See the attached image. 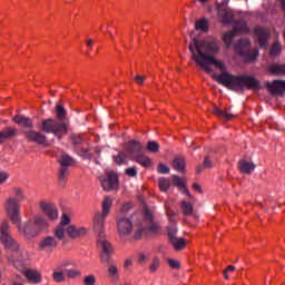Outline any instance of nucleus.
Listing matches in <instances>:
<instances>
[{"instance_id":"f257e3e1","label":"nucleus","mask_w":285,"mask_h":285,"mask_svg":"<svg viewBox=\"0 0 285 285\" xmlns=\"http://www.w3.org/2000/svg\"><path fill=\"white\" fill-rule=\"evenodd\" d=\"M219 41L215 38H208L206 40H199L197 38L193 39L189 43V52H191V59L195 61L198 68L205 70L207 75H213V80L217 83H222L228 90H234L235 92H244V90H259L262 83L258 79L248 75L233 76L226 72V65L222 60L215 59V56L219 55ZM215 66L220 70V75L213 73V68Z\"/></svg>"},{"instance_id":"f03ea898","label":"nucleus","mask_w":285,"mask_h":285,"mask_svg":"<svg viewBox=\"0 0 285 285\" xmlns=\"http://www.w3.org/2000/svg\"><path fill=\"white\" fill-rule=\"evenodd\" d=\"M42 132L52 134L59 139L68 135V122L66 121V109L61 105L56 106V119L41 120Z\"/></svg>"},{"instance_id":"7ed1b4c3","label":"nucleus","mask_w":285,"mask_h":285,"mask_svg":"<svg viewBox=\"0 0 285 285\" xmlns=\"http://www.w3.org/2000/svg\"><path fill=\"white\" fill-rule=\"evenodd\" d=\"M14 226H17L18 232L24 239H35V237H38V235L42 233V230H46L50 225L48 224V219L41 216H35L23 225H21L20 222L19 224H14Z\"/></svg>"},{"instance_id":"20e7f679","label":"nucleus","mask_w":285,"mask_h":285,"mask_svg":"<svg viewBox=\"0 0 285 285\" xmlns=\"http://www.w3.org/2000/svg\"><path fill=\"white\" fill-rule=\"evenodd\" d=\"M12 121H14V124H18V126L27 129L23 131L27 141H33L35 144H39L40 146L48 145V138L46 137V135L32 130V128H35V122H32V119L21 115H17L12 118Z\"/></svg>"},{"instance_id":"39448f33","label":"nucleus","mask_w":285,"mask_h":285,"mask_svg":"<svg viewBox=\"0 0 285 285\" xmlns=\"http://www.w3.org/2000/svg\"><path fill=\"white\" fill-rule=\"evenodd\" d=\"M95 232L98 233L97 246L101 250L100 259L102 264H110L115 248L112 247V244L106 239V233H104V228Z\"/></svg>"},{"instance_id":"423d86ee","label":"nucleus","mask_w":285,"mask_h":285,"mask_svg":"<svg viewBox=\"0 0 285 285\" xmlns=\"http://www.w3.org/2000/svg\"><path fill=\"white\" fill-rule=\"evenodd\" d=\"M235 50L240 55V57H244L245 61L248 63L255 61L259 56V50H257V48L250 51V40L248 39H240L235 46Z\"/></svg>"},{"instance_id":"0eeeda50","label":"nucleus","mask_w":285,"mask_h":285,"mask_svg":"<svg viewBox=\"0 0 285 285\" xmlns=\"http://www.w3.org/2000/svg\"><path fill=\"white\" fill-rule=\"evenodd\" d=\"M4 210L7 213V217H9L12 224H19L21 222V209L17 197H9L6 199Z\"/></svg>"},{"instance_id":"6e6552de","label":"nucleus","mask_w":285,"mask_h":285,"mask_svg":"<svg viewBox=\"0 0 285 285\" xmlns=\"http://www.w3.org/2000/svg\"><path fill=\"white\" fill-rule=\"evenodd\" d=\"M111 206L112 198L110 196L105 197L102 200V212H98L94 217V230H104V219L108 217Z\"/></svg>"},{"instance_id":"1a4fd4ad","label":"nucleus","mask_w":285,"mask_h":285,"mask_svg":"<svg viewBox=\"0 0 285 285\" xmlns=\"http://www.w3.org/2000/svg\"><path fill=\"white\" fill-rule=\"evenodd\" d=\"M116 224L120 239L128 237L132 233V220H130V218L126 216H117Z\"/></svg>"},{"instance_id":"9d476101","label":"nucleus","mask_w":285,"mask_h":285,"mask_svg":"<svg viewBox=\"0 0 285 285\" xmlns=\"http://www.w3.org/2000/svg\"><path fill=\"white\" fill-rule=\"evenodd\" d=\"M104 190L110 193V190L119 189V176L115 171H108L107 178L101 180Z\"/></svg>"},{"instance_id":"9b49d317","label":"nucleus","mask_w":285,"mask_h":285,"mask_svg":"<svg viewBox=\"0 0 285 285\" xmlns=\"http://www.w3.org/2000/svg\"><path fill=\"white\" fill-rule=\"evenodd\" d=\"M39 206L40 210L46 215V217H48V219H50V222L59 219V209H57L55 204L41 200Z\"/></svg>"},{"instance_id":"f8f14e48","label":"nucleus","mask_w":285,"mask_h":285,"mask_svg":"<svg viewBox=\"0 0 285 285\" xmlns=\"http://www.w3.org/2000/svg\"><path fill=\"white\" fill-rule=\"evenodd\" d=\"M145 222H148L147 235L151 233V235H159L161 233V226L159 223L155 222V215L150 212V209H145Z\"/></svg>"},{"instance_id":"ddd939ff","label":"nucleus","mask_w":285,"mask_h":285,"mask_svg":"<svg viewBox=\"0 0 285 285\" xmlns=\"http://www.w3.org/2000/svg\"><path fill=\"white\" fill-rule=\"evenodd\" d=\"M59 242H61V239L57 238L55 234L53 236H46L39 242L38 248L40 250H46L47 253H52V250L59 246Z\"/></svg>"},{"instance_id":"4468645a","label":"nucleus","mask_w":285,"mask_h":285,"mask_svg":"<svg viewBox=\"0 0 285 285\" xmlns=\"http://www.w3.org/2000/svg\"><path fill=\"white\" fill-rule=\"evenodd\" d=\"M68 224H70V216L63 214L60 224L53 229V235L57 239L66 238V226H68Z\"/></svg>"},{"instance_id":"2eb2a0df","label":"nucleus","mask_w":285,"mask_h":285,"mask_svg":"<svg viewBox=\"0 0 285 285\" xmlns=\"http://www.w3.org/2000/svg\"><path fill=\"white\" fill-rule=\"evenodd\" d=\"M7 259L17 268H23V266H26V256H23V253L19 252V249L8 254Z\"/></svg>"},{"instance_id":"dca6fc26","label":"nucleus","mask_w":285,"mask_h":285,"mask_svg":"<svg viewBox=\"0 0 285 285\" xmlns=\"http://www.w3.org/2000/svg\"><path fill=\"white\" fill-rule=\"evenodd\" d=\"M19 129L17 127H6L3 130L0 131V145L6 144V141H11L14 137H18Z\"/></svg>"},{"instance_id":"f3484780","label":"nucleus","mask_w":285,"mask_h":285,"mask_svg":"<svg viewBox=\"0 0 285 285\" xmlns=\"http://www.w3.org/2000/svg\"><path fill=\"white\" fill-rule=\"evenodd\" d=\"M267 90L271 95H281L285 92V80H274L273 82H267Z\"/></svg>"},{"instance_id":"a211bd4d","label":"nucleus","mask_w":285,"mask_h":285,"mask_svg":"<svg viewBox=\"0 0 285 285\" xmlns=\"http://www.w3.org/2000/svg\"><path fill=\"white\" fill-rule=\"evenodd\" d=\"M124 148H125V153H127V155H137L141 150H144V146L141 145V142H139L137 140H129V141L125 142Z\"/></svg>"},{"instance_id":"6ab92c4d","label":"nucleus","mask_w":285,"mask_h":285,"mask_svg":"<svg viewBox=\"0 0 285 285\" xmlns=\"http://www.w3.org/2000/svg\"><path fill=\"white\" fill-rule=\"evenodd\" d=\"M218 17L224 26H230L235 19V13L230 9H219Z\"/></svg>"},{"instance_id":"aec40b11","label":"nucleus","mask_w":285,"mask_h":285,"mask_svg":"<svg viewBox=\"0 0 285 285\" xmlns=\"http://www.w3.org/2000/svg\"><path fill=\"white\" fill-rule=\"evenodd\" d=\"M0 242L6 248H8V255H11V253H17L19 250V243H17V240H14L12 236H6L4 238L0 239Z\"/></svg>"},{"instance_id":"412c9836","label":"nucleus","mask_w":285,"mask_h":285,"mask_svg":"<svg viewBox=\"0 0 285 285\" xmlns=\"http://www.w3.org/2000/svg\"><path fill=\"white\" fill-rule=\"evenodd\" d=\"M88 233V230L83 227L76 228L75 225H70L67 228V235L71 239H81V237H85V235Z\"/></svg>"},{"instance_id":"4be33fe9","label":"nucleus","mask_w":285,"mask_h":285,"mask_svg":"<svg viewBox=\"0 0 285 285\" xmlns=\"http://www.w3.org/2000/svg\"><path fill=\"white\" fill-rule=\"evenodd\" d=\"M255 35L258 39V46L261 48H266V43H268V37H269L268 31L264 28H256Z\"/></svg>"},{"instance_id":"5701e85b","label":"nucleus","mask_w":285,"mask_h":285,"mask_svg":"<svg viewBox=\"0 0 285 285\" xmlns=\"http://www.w3.org/2000/svg\"><path fill=\"white\" fill-rule=\"evenodd\" d=\"M173 184H174V186H177L178 188H183V193L185 195H187V197L189 199H193V202H195V197H193V195H190V191L188 190V187L186 186V181H184V178H181L177 175H174L173 176Z\"/></svg>"},{"instance_id":"b1692460","label":"nucleus","mask_w":285,"mask_h":285,"mask_svg":"<svg viewBox=\"0 0 285 285\" xmlns=\"http://www.w3.org/2000/svg\"><path fill=\"white\" fill-rule=\"evenodd\" d=\"M234 32L236 35H249L250 29L248 28V24L244 20H239L234 24Z\"/></svg>"},{"instance_id":"393cba45","label":"nucleus","mask_w":285,"mask_h":285,"mask_svg":"<svg viewBox=\"0 0 285 285\" xmlns=\"http://www.w3.org/2000/svg\"><path fill=\"white\" fill-rule=\"evenodd\" d=\"M23 274L28 282H31L32 284H39V282H41V274L35 269H27L23 272Z\"/></svg>"},{"instance_id":"a878e982","label":"nucleus","mask_w":285,"mask_h":285,"mask_svg":"<svg viewBox=\"0 0 285 285\" xmlns=\"http://www.w3.org/2000/svg\"><path fill=\"white\" fill-rule=\"evenodd\" d=\"M212 115L219 117V119H225V121H230L235 117V115L228 114V112L219 109V107H217V106H215L214 109L212 110Z\"/></svg>"},{"instance_id":"bb28decb","label":"nucleus","mask_w":285,"mask_h":285,"mask_svg":"<svg viewBox=\"0 0 285 285\" xmlns=\"http://www.w3.org/2000/svg\"><path fill=\"white\" fill-rule=\"evenodd\" d=\"M135 161L142 166V168H150L153 166V159L144 154L136 155Z\"/></svg>"},{"instance_id":"cd10ccee","label":"nucleus","mask_w":285,"mask_h":285,"mask_svg":"<svg viewBox=\"0 0 285 285\" xmlns=\"http://www.w3.org/2000/svg\"><path fill=\"white\" fill-rule=\"evenodd\" d=\"M238 169L240 170V173H244L245 175H250V173L255 170V165L246 160H240L238 163Z\"/></svg>"},{"instance_id":"c85d7f7f","label":"nucleus","mask_w":285,"mask_h":285,"mask_svg":"<svg viewBox=\"0 0 285 285\" xmlns=\"http://www.w3.org/2000/svg\"><path fill=\"white\" fill-rule=\"evenodd\" d=\"M173 168L174 170H177V173H186V159L181 157L174 158Z\"/></svg>"},{"instance_id":"c756f323","label":"nucleus","mask_w":285,"mask_h":285,"mask_svg":"<svg viewBox=\"0 0 285 285\" xmlns=\"http://www.w3.org/2000/svg\"><path fill=\"white\" fill-rule=\"evenodd\" d=\"M173 246V248L177 252L184 250L186 246H188V240L186 238H173L171 242H169Z\"/></svg>"},{"instance_id":"7c9ffc66","label":"nucleus","mask_w":285,"mask_h":285,"mask_svg":"<svg viewBox=\"0 0 285 285\" xmlns=\"http://www.w3.org/2000/svg\"><path fill=\"white\" fill-rule=\"evenodd\" d=\"M209 23L208 19L202 18L195 22V29L200 30L202 32H208Z\"/></svg>"},{"instance_id":"2f4dec72","label":"nucleus","mask_w":285,"mask_h":285,"mask_svg":"<svg viewBox=\"0 0 285 285\" xmlns=\"http://www.w3.org/2000/svg\"><path fill=\"white\" fill-rule=\"evenodd\" d=\"M237 37V33L233 31H227L223 35V41L227 48H230L233 46V39Z\"/></svg>"},{"instance_id":"473e14b6","label":"nucleus","mask_w":285,"mask_h":285,"mask_svg":"<svg viewBox=\"0 0 285 285\" xmlns=\"http://www.w3.org/2000/svg\"><path fill=\"white\" fill-rule=\"evenodd\" d=\"M10 237V223L4 220L0 226V240Z\"/></svg>"},{"instance_id":"72a5a7b5","label":"nucleus","mask_w":285,"mask_h":285,"mask_svg":"<svg viewBox=\"0 0 285 285\" xmlns=\"http://www.w3.org/2000/svg\"><path fill=\"white\" fill-rule=\"evenodd\" d=\"M142 237H148V228L146 227H140L136 229L132 235V239H135L136 242H139V239H142Z\"/></svg>"},{"instance_id":"f704fd0d","label":"nucleus","mask_w":285,"mask_h":285,"mask_svg":"<svg viewBox=\"0 0 285 285\" xmlns=\"http://www.w3.org/2000/svg\"><path fill=\"white\" fill-rule=\"evenodd\" d=\"M59 164L62 168H68V166H72L75 164V159L68 155H62L59 159Z\"/></svg>"},{"instance_id":"c9c22d12","label":"nucleus","mask_w":285,"mask_h":285,"mask_svg":"<svg viewBox=\"0 0 285 285\" xmlns=\"http://www.w3.org/2000/svg\"><path fill=\"white\" fill-rule=\"evenodd\" d=\"M269 72L272 75H285V65H272L269 67Z\"/></svg>"},{"instance_id":"e433bc0d","label":"nucleus","mask_w":285,"mask_h":285,"mask_svg":"<svg viewBox=\"0 0 285 285\" xmlns=\"http://www.w3.org/2000/svg\"><path fill=\"white\" fill-rule=\"evenodd\" d=\"M180 207H181L183 214L186 216L190 215L194 210L193 204H190L186 200H183L180 203Z\"/></svg>"},{"instance_id":"4c0bfd02","label":"nucleus","mask_w":285,"mask_h":285,"mask_svg":"<svg viewBox=\"0 0 285 285\" xmlns=\"http://www.w3.org/2000/svg\"><path fill=\"white\" fill-rule=\"evenodd\" d=\"M159 189L166 193L170 188V178H160L158 180Z\"/></svg>"},{"instance_id":"58836bf2","label":"nucleus","mask_w":285,"mask_h":285,"mask_svg":"<svg viewBox=\"0 0 285 285\" xmlns=\"http://www.w3.org/2000/svg\"><path fill=\"white\" fill-rule=\"evenodd\" d=\"M128 156H126V153L119 151L118 155L114 156V161L117 164V166H121V164H126V159Z\"/></svg>"},{"instance_id":"ea45409f","label":"nucleus","mask_w":285,"mask_h":285,"mask_svg":"<svg viewBox=\"0 0 285 285\" xmlns=\"http://www.w3.org/2000/svg\"><path fill=\"white\" fill-rule=\"evenodd\" d=\"M13 197H16L18 202H23V199H26V194H23V189L19 187L13 188Z\"/></svg>"},{"instance_id":"a19ab883","label":"nucleus","mask_w":285,"mask_h":285,"mask_svg":"<svg viewBox=\"0 0 285 285\" xmlns=\"http://www.w3.org/2000/svg\"><path fill=\"white\" fill-rule=\"evenodd\" d=\"M66 177H68V167H60L58 171V179L59 181H66Z\"/></svg>"},{"instance_id":"79ce46f5","label":"nucleus","mask_w":285,"mask_h":285,"mask_svg":"<svg viewBox=\"0 0 285 285\" xmlns=\"http://www.w3.org/2000/svg\"><path fill=\"white\" fill-rule=\"evenodd\" d=\"M147 150L149 153H159V144L157 141H148L147 142Z\"/></svg>"},{"instance_id":"37998d69","label":"nucleus","mask_w":285,"mask_h":285,"mask_svg":"<svg viewBox=\"0 0 285 285\" xmlns=\"http://www.w3.org/2000/svg\"><path fill=\"white\" fill-rule=\"evenodd\" d=\"M279 52H282V46L279 45V42H274L269 53L275 57L277 55H279Z\"/></svg>"},{"instance_id":"c03bdc74","label":"nucleus","mask_w":285,"mask_h":285,"mask_svg":"<svg viewBox=\"0 0 285 285\" xmlns=\"http://www.w3.org/2000/svg\"><path fill=\"white\" fill-rule=\"evenodd\" d=\"M67 277L75 279V277H81V272L75 269H66L65 271Z\"/></svg>"},{"instance_id":"a18cd8bd","label":"nucleus","mask_w":285,"mask_h":285,"mask_svg":"<svg viewBox=\"0 0 285 285\" xmlns=\"http://www.w3.org/2000/svg\"><path fill=\"white\" fill-rule=\"evenodd\" d=\"M161 262L159 261V258H154L150 266H149V271L151 273H156V271L159 268Z\"/></svg>"},{"instance_id":"49530a36","label":"nucleus","mask_w":285,"mask_h":285,"mask_svg":"<svg viewBox=\"0 0 285 285\" xmlns=\"http://www.w3.org/2000/svg\"><path fill=\"white\" fill-rule=\"evenodd\" d=\"M167 235H168V239L169 242H173V239H177V228H167Z\"/></svg>"},{"instance_id":"de8ad7c7","label":"nucleus","mask_w":285,"mask_h":285,"mask_svg":"<svg viewBox=\"0 0 285 285\" xmlns=\"http://www.w3.org/2000/svg\"><path fill=\"white\" fill-rule=\"evenodd\" d=\"M158 173H160V175H168V173H170V167L164 165L163 163H160L158 165V168H157Z\"/></svg>"},{"instance_id":"09e8293b","label":"nucleus","mask_w":285,"mask_h":285,"mask_svg":"<svg viewBox=\"0 0 285 285\" xmlns=\"http://www.w3.org/2000/svg\"><path fill=\"white\" fill-rule=\"evenodd\" d=\"M108 274H109V277H117L119 275V269H117L116 265H110L108 267Z\"/></svg>"},{"instance_id":"8fccbe9b","label":"nucleus","mask_w":285,"mask_h":285,"mask_svg":"<svg viewBox=\"0 0 285 285\" xmlns=\"http://www.w3.org/2000/svg\"><path fill=\"white\" fill-rule=\"evenodd\" d=\"M96 283H97V278L95 277V275H89L83 278L85 285H95Z\"/></svg>"},{"instance_id":"3c124183","label":"nucleus","mask_w":285,"mask_h":285,"mask_svg":"<svg viewBox=\"0 0 285 285\" xmlns=\"http://www.w3.org/2000/svg\"><path fill=\"white\" fill-rule=\"evenodd\" d=\"M53 279L58 283L66 282V277L63 276V272H53Z\"/></svg>"},{"instance_id":"603ef678","label":"nucleus","mask_w":285,"mask_h":285,"mask_svg":"<svg viewBox=\"0 0 285 285\" xmlns=\"http://www.w3.org/2000/svg\"><path fill=\"white\" fill-rule=\"evenodd\" d=\"M167 263L170 266V268H175V269L181 268V264L179 263V261H175V259L168 258Z\"/></svg>"},{"instance_id":"864d4df0","label":"nucleus","mask_w":285,"mask_h":285,"mask_svg":"<svg viewBox=\"0 0 285 285\" xmlns=\"http://www.w3.org/2000/svg\"><path fill=\"white\" fill-rule=\"evenodd\" d=\"M127 177H137V167H129L125 170Z\"/></svg>"},{"instance_id":"5fc2aeb1","label":"nucleus","mask_w":285,"mask_h":285,"mask_svg":"<svg viewBox=\"0 0 285 285\" xmlns=\"http://www.w3.org/2000/svg\"><path fill=\"white\" fill-rule=\"evenodd\" d=\"M76 150H77L78 155H80L81 157H86L88 155V148L87 147L76 146Z\"/></svg>"},{"instance_id":"6e6d98bb","label":"nucleus","mask_w":285,"mask_h":285,"mask_svg":"<svg viewBox=\"0 0 285 285\" xmlns=\"http://www.w3.org/2000/svg\"><path fill=\"white\" fill-rule=\"evenodd\" d=\"M134 81H136V83L138 86H144V81H146V76H139L137 75L135 78H134Z\"/></svg>"},{"instance_id":"4d7b16f0","label":"nucleus","mask_w":285,"mask_h":285,"mask_svg":"<svg viewBox=\"0 0 285 285\" xmlns=\"http://www.w3.org/2000/svg\"><path fill=\"white\" fill-rule=\"evenodd\" d=\"M204 168H210L213 166V161H210V157L206 156L204 164H203Z\"/></svg>"},{"instance_id":"13d9d810","label":"nucleus","mask_w":285,"mask_h":285,"mask_svg":"<svg viewBox=\"0 0 285 285\" xmlns=\"http://www.w3.org/2000/svg\"><path fill=\"white\" fill-rule=\"evenodd\" d=\"M147 259H148V257L145 256V254H138L139 264H144Z\"/></svg>"},{"instance_id":"bf43d9fd","label":"nucleus","mask_w":285,"mask_h":285,"mask_svg":"<svg viewBox=\"0 0 285 285\" xmlns=\"http://www.w3.org/2000/svg\"><path fill=\"white\" fill-rule=\"evenodd\" d=\"M8 179V174L6 173H0V184L6 183Z\"/></svg>"},{"instance_id":"052dcab7","label":"nucleus","mask_w":285,"mask_h":285,"mask_svg":"<svg viewBox=\"0 0 285 285\" xmlns=\"http://www.w3.org/2000/svg\"><path fill=\"white\" fill-rule=\"evenodd\" d=\"M193 190H196L197 193H200V194L203 193L202 186H199V184H197V183L193 184Z\"/></svg>"},{"instance_id":"680f3d73","label":"nucleus","mask_w":285,"mask_h":285,"mask_svg":"<svg viewBox=\"0 0 285 285\" xmlns=\"http://www.w3.org/2000/svg\"><path fill=\"white\" fill-rule=\"evenodd\" d=\"M124 266H125V268H130V266H132V261L131 259H126Z\"/></svg>"},{"instance_id":"e2e57ef3","label":"nucleus","mask_w":285,"mask_h":285,"mask_svg":"<svg viewBox=\"0 0 285 285\" xmlns=\"http://www.w3.org/2000/svg\"><path fill=\"white\" fill-rule=\"evenodd\" d=\"M225 271H226L227 273H235V266L229 265V266L226 267Z\"/></svg>"},{"instance_id":"0e129e2a","label":"nucleus","mask_w":285,"mask_h":285,"mask_svg":"<svg viewBox=\"0 0 285 285\" xmlns=\"http://www.w3.org/2000/svg\"><path fill=\"white\" fill-rule=\"evenodd\" d=\"M87 46H88V48H92V46H95V40L94 39H87Z\"/></svg>"},{"instance_id":"69168bd1","label":"nucleus","mask_w":285,"mask_h":285,"mask_svg":"<svg viewBox=\"0 0 285 285\" xmlns=\"http://www.w3.org/2000/svg\"><path fill=\"white\" fill-rule=\"evenodd\" d=\"M73 144L76 146H79V144H81V138L80 137H76L75 140H73Z\"/></svg>"},{"instance_id":"338daca9","label":"nucleus","mask_w":285,"mask_h":285,"mask_svg":"<svg viewBox=\"0 0 285 285\" xmlns=\"http://www.w3.org/2000/svg\"><path fill=\"white\" fill-rule=\"evenodd\" d=\"M281 9L283 12H285V0H279Z\"/></svg>"},{"instance_id":"774afa93","label":"nucleus","mask_w":285,"mask_h":285,"mask_svg":"<svg viewBox=\"0 0 285 285\" xmlns=\"http://www.w3.org/2000/svg\"><path fill=\"white\" fill-rule=\"evenodd\" d=\"M223 275H224V278H225V279H229V277H228V272H227L226 269H224Z\"/></svg>"}]
</instances>
